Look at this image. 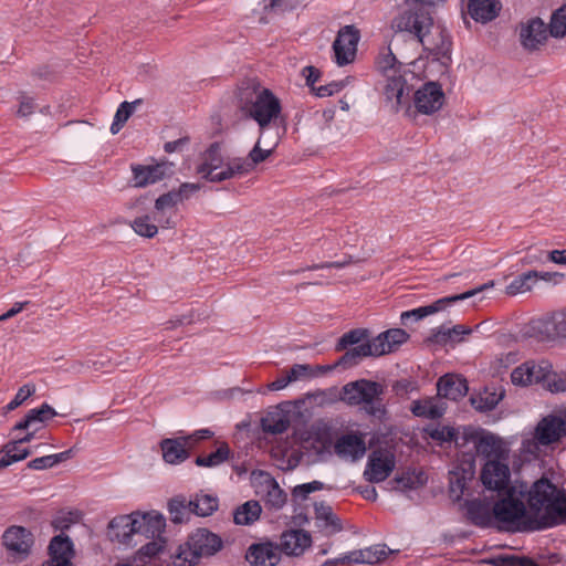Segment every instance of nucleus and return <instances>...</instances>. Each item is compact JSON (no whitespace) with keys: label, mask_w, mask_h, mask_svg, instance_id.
<instances>
[{"label":"nucleus","mask_w":566,"mask_h":566,"mask_svg":"<svg viewBox=\"0 0 566 566\" xmlns=\"http://www.w3.org/2000/svg\"><path fill=\"white\" fill-rule=\"evenodd\" d=\"M231 450L226 442H220L216 451L207 455H198L196 464L205 468H216L230 459Z\"/></svg>","instance_id":"58836bf2"},{"label":"nucleus","mask_w":566,"mask_h":566,"mask_svg":"<svg viewBox=\"0 0 566 566\" xmlns=\"http://www.w3.org/2000/svg\"><path fill=\"white\" fill-rule=\"evenodd\" d=\"M261 511L262 509L258 501H248L234 511V523L238 525H250L259 520Z\"/></svg>","instance_id":"ea45409f"},{"label":"nucleus","mask_w":566,"mask_h":566,"mask_svg":"<svg viewBox=\"0 0 566 566\" xmlns=\"http://www.w3.org/2000/svg\"><path fill=\"white\" fill-rule=\"evenodd\" d=\"M496 566H537V564L526 556H506L494 562Z\"/></svg>","instance_id":"e2e57ef3"},{"label":"nucleus","mask_w":566,"mask_h":566,"mask_svg":"<svg viewBox=\"0 0 566 566\" xmlns=\"http://www.w3.org/2000/svg\"><path fill=\"white\" fill-rule=\"evenodd\" d=\"M189 510V501L185 496H176L168 503V511L170 520L175 524H180L186 521Z\"/></svg>","instance_id":"09e8293b"},{"label":"nucleus","mask_w":566,"mask_h":566,"mask_svg":"<svg viewBox=\"0 0 566 566\" xmlns=\"http://www.w3.org/2000/svg\"><path fill=\"white\" fill-rule=\"evenodd\" d=\"M539 272L528 271L515 277L507 286L506 294L516 295L531 291L532 286L538 281Z\"/></svg>","instance_id":"37998d69"},{"label":"nucleus","mask_w":566,"mask_h":566,"mask_svg":"<svg viewBox=\"0 0 566 566\" xmlns=\"http://www.w3.org/2000/svg\"><path fill=\"white\" fill-rule=\"evenodd\" d=\"M316 526L326 536H332L343 530L339 518L334 514L332 507L325 503L315 504Z\"/></svg>","instance_id":"2f4dec72"},{"label":"nucleus","mask_w":566,"mask_h":566,"mask_svg":"<svg viewBox=\"0 0 566 566\" xmlns=\"http://www.w3.org/2000/svg\"><path fill=\"white\" fill-rule=\"evenodd\" d=\"M392 28L399 33L412 35L413 41L436 59L447 56L450 51L451 42L447 30L434 23L430 12L422 8L407 4L394 19Z\"/></svg>","instance_id":"f03ea898"},{"label":"nucleus","mask_w":566,"mask_h":566,"mask_svg":"<svg viewBox=\"0 0 566 566\" xmlns=\"http://www.w3.org/2000/svg\"><path fill=\"white\" fill-rule=\"evenodd\" d=\"M71 451H64L56 454L35 458L28 463V468L32 470H44L56 465L57 463L69 459Z\"/></svg>","instance_id":"3c124183"},{"label":"nucleus","mask_w":566,"mask_h":566,"mask_svg":"<svg viewBox=\"0 0 566 566\" xmlns=\"http://www.w3.org/2000/svg\"><path fill=\"white\" fill-rule=\"evenodd\" d=\"M156 221L159 223L161 222V220L156 217L143 214L136 217L130 222V227L137 235L151 239L158 233V226L156 224Z\"/></svg>","instance_id":"79ce46f5"},{"label":"nucleus","mask_w":566,"mask_h":566,"mask_svg":"<svg viewBox=\"0 0 566 566\" xmlns=\"http://www.w3.org/2000/svg\"><path fill=\"white\" fill-rule=\"evenodd\" d=\"M334 450L339 458L356 461L365 454L366 443L363 436L348 433L336 440Z\"/></svg>","instance_id":"5701e85b"},{"label":"nucleus","mask_w":566,"mask_h":566,"mask_svg":"<svg viewBox=\"0 0 566 566\" xmlns=\"http://www.w3.org/2000/svg\"><path fill=\"white\" fill-rule=\"evenodd\" d=\"M437 390L439 397L458 400L467 395L468 386L461 376L448 374L438 380Z\"/></svg>","instance_id":"cd10ccee"},{"label":"nucleus","mask_w":566,"mask_h":566,"mask_svg":"<svg viewBox=\"0 0 566 566\" xmlns=\"http://www.w3.org/2000/svg\"><path fill=\"white\" fill-rule=\"evenodd\" d=\"M378 69L387 77L385 86V96L387 101L391 102L392 108L398 111L400 106L408 102L410 94V86L407 83V73H401V64L397 62L396 56L390 48L385 49L377 60ZM408 75L412 76L411 73Z\"/></svg>","instance_id":"39448f33"},{"label":"nucleus","mask_w":566,"mask_h":566,"mask_svg":"<svg viewBox=\"0 0 566 566\" xmlns=\"http://www.w3.org/2000/svg\"><path fill=\"white\" fill-rule=\"evenodd\" d=\"M138 512L114 517L109 522V536L118 543H127L134 534H139Z\"/></svg>","instance_id":"b1692460"},{"label":"nucleus","mask_w":566,"mask_h":566,"mask_svg":"<svg viewBox=\"0 0 566 566\" xmlns=\"http://www.w3.org/2000/svg\"><path fill=\"white\" fill-rule=\"evenodd\" d=\"M331 366H316L313 367L308 364H295L286 371L287 381L295 382L302 379L313 378L317 375V371L331 370Z\"/></svg>","instance_id":"a18cd8bd"},{"label":"nucleus","mask_w":566,"mask_h":566,"mask_svg":"<svg viewBox=\"0 0 566 566\" xmlns=\"http://www.w3.org/2000/svg\"><path fill=\"white\" fill-rule=\"evenodd\" d=\"M426 431L431 439H433L440 443L454 441V443L458 447H462L467 442H471L470 440H465V438H464L465 432H478L476 430H464L462 436L459 437L455 429L452 427H448V426L432 427V428L426 429ZM482 431L483 430H480L479 432H482Z\"/></svg>","instance_id":"c9c22d12"},{"label":"nucleus","mask_w":566,"mask_h":566,"mask_svg":"<svg viewBox=\"0 0 566 566\" xmlns=\"http://www.w3.org/2000/svg\"><path fill=\"white\" fill-rule=\"evenodd\" d=\"M521 45L530 52L538 50L547 40L548 31L544 21L533 18L522 22L518 28Z\"/></svg>","instance_id":"4468645a"},{"label":"nucleus","mask_w":566,"mask_h":566,"mask_svg":"<svg viewBox=\"0 0 566 566\" xmlns=\"http://www.w3.org/2000/svg\"><path fill=\"white\" fill-rule=\"evenodd\" d=\"M164 545H165V541H163L161 537L155 538L154 541L147 543L146 545L142 546L140 549L138 551V553L135 557V562L136 563H139V562L145 563L146 558L154 557L159 552H161V549L164 548Z\"/></svg>","instance_id":"4d7b16f0"},{"label":"nucleus","mask_w":566,"mask_h":566,"mask_svg":"<svg viewBox=\"0 0 566 566\" xmlns=\"http://www.w3.org/2000/svg\"><path fill=\"white\" fill-rule=\"evenodd\" d=\"M20 444L21 443L13 440L4 446V455L0 459V469H4L14 462L24 460L30 455L31 451L27 448H20Z\"/></svg>","instance_id":"49530a36"},{"label":"nucleus","mask_w":566,"mask_h":566,"mask_svg":"<svg viewBox=\"0 0 566 566\" xmlns=\"http://www.w3.org/2000/svg\"><path fill=\"white\" fill-rule=\"evenodd\" d=\"M408 338L409 335L401 328H392L380 333L377 337L373 338L375 357L397 350Z\"/></svg>","instance_id":"a878e982"},{"label":"nucleus","mask_w":566,"mask_h":566,"mask_svg":"<svg viewBox=\"0 0 566 566\" xmlns=\"http://www.w3.org/2000/svg\"><path fill=\"white\" fill-rule=\"evenodd\" d=\"M530 510L543 521V526L566 522V491L558 490L547 479L536 481L528 491Z\"/></svg>","instance_id":"7ed1b4c3"},{"label":"nucleus","mask_w":566,"mask_h":566,"mask_svg":"<svg viewBox=\"0 0 566 566\" xmlns=\"http://www.w3.org/2000/svg\"><path fill=\"white\" fill-rule=\"evenodd\" d=\"M261 422L263 430L273 434L283 433L290 427L289 416L280 409L268 412Z\"/></svg>","instance_id":"e433bc0d"},{"label":"nucleus","mask_w":566,"mask_h":566,"mask_svg":"<svg viewBox=\"0 0 566 566\" xmlns=\"http://www.w3.org/2000/svg\"><path fill=\"white\" fill-rule=\"evenodd\" d=\"M35 392V387L33 385H24L19 388L14 398L6 406L8 411H12L21 406L31 395Z\"/></svg>","instance_id":"680f3d73"},{"label":"nucleus","mask_w":566,"mask_h":566,"mask_svg":"<svg viewBox=\"0 0 566 566\" xmlns=\"http://www.w3.org/2000/svg\"><path fill=\"white\" fill-rule=\"evenodd\" d=\"M74 555L72 541L64 535L54 536L49 545V559L42 566H73Z\"/></svg>","instance_id":"4be33fe9"},{"label":"nucleus","mask_w":566,"mask_h":566,"mask_svg":"<svg viewBox=\"0 0 566 566\" xmlns=\"http://www.w3.org/2000/svg\"><path fill=\"white\" fill-rule=\"evenodd\" d=\"M543 387L554 394L566 391V374L555 373L551 368L545 376Z\"/></svg>","instance_id":"5fc2aeb1"},{"label":"nucleus","mask_w":566,"mask_h":566,"mask_svg":"<svg viewBox=\"0 0 566 566\" xmlns=\"http://www.w3.org/2000/svg\"><path fill=\"white\" fill-rule=\"evenodd\" d=\"M396 468V457L387 449L374 450L364 471V478L370 483L385 481Z\"/></svg>","instance_id":"9d476101"},{"label":"nucleus","mask_w":566,"mask_h":566,"mask_svg":"<svg viewBox=\"0 0 566 566\" xmlns=\"http://www.w3.org/2000/svg\"><path fill=\"white\" fill-rule=\"evenodd\" d=\"M138 533L146 537L159 538L166 528V518L156 511L140 513L138 512Z\"/></svg>","instance_id":"7c9ffc66"},{"label":"nucleus","mask_w":566,"mask_h":566,"mask_svg":"<svg viewBox=\"0 0 566 566\" xmlns=\"http://www.w3.org/2000/svg\"><path fill=\"white\" fill-rule=\"evenodd\" d=\"M446 408L440 398H427L412 401L410 410L417 417L437 419L443 416Z\"/></svg>","instance_id":"72a5a7b5"},{"label":"nucleus","mask_w":566,"mask_h":566,"mask_svg":"<svg viewBox=\"0 0 566 566\" xmlns=\"http://www.w3.org/2000/svg\"><path fill=\"white\" fill-rule=\"evenodd\" d=\"M245 559L251 566H275L281 559V552L272 542L255 543L248 548Z\"/></svg>","instance_id":"aec40b11"},{"label":"nucleus","mask_w":566,"mask_h":566,"mask_svg":"<svg viewBox=\"0 0 566 566\" xmlns=\"http://www.w3.org/2000/svg\"><path fill=\"white\" fill-rule=\"evenodd\" d=\"M55 415L56 412L51 406L43 403L40 408L29 410L24 419L12 428V431L30 430L34 426L40 427V424L53 418Z\"/></svg>","instance_id":"f704fd0d"},{"label":"nucleus","mask_w":566,"mask_h":566,"mask_svg":"<svg viewBox=\"0 0 566 566\" xmlns=\"http://www.w3.org/2000/svg\"><path fill=\"white\" fill-rule=\"evenodd\" d=\"M324 484L319 481H313L310 483H304L301 485H297L294 489V493L296 495L307 496L310 493L322 490Z\"/></svg>","instance_id":"338daca9"},{"label":"nucleus","mask_w":566,"mask_h":566,"mask_svg":"<svg viewBox=\"0 0 566 566\" xmlns=\"http://www.w3.org/2000/svg\"><path fill=\"white\" fill-rule=\"evenodd\" d=\"M475 474V459L473 454H464L458 459L449 471V494L453 502L462 500L469 483Z\"/></svg>","instance_id":"1a4fd4ad"},{"label":"nucleus","mask_w":566,"mask_h":566,"mask_svg":"<svg viewBox=\"0 0 566 566\" xmlns=\"http://www.w3.org/2000/svg\"><path fill=\"white\" fill-rule=\"evenodd\" d=\"M359 38L358 30L353 25H346L338 31L333 43L335 61L338 65L343 66L355 60Z\"/></svg>","instance_id":"f8f14e48"},{"label":"nucleus","mask_w":566,"mask_h":566,"mask_svg":"<svg viewBox=\"0 0 566 566\" xmlns=\"http://www.w3.org/2000/svg\"><path fill=\"white\" fill-rule=\"evenodd\" d=\"M276 483L275 479L265 471L256 470L251 473V484L255 494L262 500L266 497Z\"/></svg>","instance_id":"c03bdc74"},{"label":"nucleus","mask_w":566,"mask_h":566,"mask_svg":"<svg viewBox=\"0 0 566 566\" xmlns=\"http://www.w3.org/2000/svg\"><path fill=\"white\" fill-rule=\"evenodd\" d=\"M180 200V193H176V191H169L159 196L155 201V209L158 213L164 212L166 209H171L176 207Z\"/></svg>","instance_id":"052dcab7"},{"label":"nucleus","mask_w":566,"mask_h":566,"mask_svg":"<svg viewBox=\"0 0 566 566\" xmlns=\"http://www.w3.org/2000/svg\"><path fill=\"white\" fill-rule=\"evenodd\" d=\"M139 103V101L129 103V102H123L119 107L117 108L114 120L111 125V133L113 135H116L124 124L128 120V118L132 116L133 112L135 111V105Z\"/></svg>","instance_id":"8fccbe9b"},{"label":"nucleus","mask_w":566,"mask_h":566,"mask_svg":"<svg viewBox=\"0 0 566 566\" xmlns=\"http://www.w3.org/2000/svg\"><path fill=\"white\" fill-rule=\"evenodd\" d=\"M266 133H259L258 140L247 158L235 157L234 168L239 177L252 172L259 164L265 161L273 154L280 143L281 133L270 134V140H266Z\"/></svg>","instance_id":"6e6552de"},{"label":"nucleus","mask_w":566,"mask_h":566,"mask_svg":"<svg viewBox=\"0 0 566 566\" xmlns=\"http://www.w3.org/2000/svg\"><path fill=\"white\" fill-rule=\"evenodd\" d=\"M312 536L307 531L291 528L280 536L279 548L287 556H302L312 546Z\"/></svg>","instance_id":"6ab92c4d"},{"label":"nucleus","mask_w":566,"mask_h":566,"mask_svg":"<svg viewBox=\"0 0 566 566\" xmlns=\"http://www.w3.org/2000/svg\"><path fill=\"white\" fill-rule=\"evenodd\" d=\"M218 497L209 494H197L189 501V511L198 516H210L218 509Z\"/></svg>","instance_id":"a19ab883"},{"label":"nucleus","mask_w":566,"mask_h":566,"mask_svg":"<svg viewBox=\"0 0 566 566\" xmlns=\"http://www.w3.org/2000/svg\"><path fill=\"white\" fill-rule=\"evenodd\" d=\"M368 356L375 357L373 339L365 344H360V345L347 350L338 359V361L335 364V366L352 367V366L357 365L360 359L368 357Z\"/></svg>","instance_id":"4c0bfd02"},{"label":"nucleus","mask_w":566,"mask_h":566,"mask_svg":"<svg viewBox=\"0 0 566 566\" xmlns=\"http://www.w3.org/2000/svg\"><path fill=\"white\" fill-rule=\"evenodd\" d=\"M551 368L552 364L547 360L526 361L513 369L511 379L514 385L520 386H528L532 384L543 385L545 376Z\"/></svg>","instance_id":"dca6fc26"},{"label":"nucleus","mask_w":566,"mask_h":566,"mask_svg":"<svg viewBox=\"0 0 566 566\" xmlns=\"http://www.w3.org/2000/svg\"><path fill=\"white\" fill-rule=\"evenodd\" d=\"M413 102L419 113L430 115L443 106L444 93L439 84L429 82L416 91Z\"/></svg>","instance_id":"2eb2a0df"},{"label":"nucleus","mask_w":566,"mask_h":566,"mask_svg":"<svg viewBox=\"0 0 566 566\" xmlns=\"http://www.w3.org/2000/svg\"><path fill=\"white\" fill-rule=\"evenodd\" d=\"M201 558L190 545L189 541L185 545H180L174 556L175 566H193Z\"/></svg>","instance_id":"603ef678"},{"label":"nucleus","mask_w":566,"mask_h":566,"mask_svg":"<svg viewBox=\"0 0 566 566\" xmlns=\"http://www.w3.org/2000/svg\"><path fill=\"white\" fill-rule=\"evenodd\" d=\"M471 333L472 329L465 325H454L453 327L441 326L436 333V338L440 342H461L464 336Z\"/></svg>","instance_id":"de8ad7c7"},{"label":"nucleus","mask_w":566,"mask_h":566,"mask_svg":"<svg viewBox=\"0 0 566 566\" xmlns=\"http://www.w3.org/2000/svg\"><path fill=\"white\" fill-rule=\"evenodd\" d=\"M503 392H485L484 396H481L479 400L472 399V403L474 407L481 411H489L494 409L497 403L502 400Z\"/></svg>","instance_id":"bf43d9fd"},{"label":"nucleus","mask_w":566,"mask_h":566,"mask_svg":"<svg viewBox=\"0 0 566 566\" xmlns=\"http://www.w3.org/2000/svg\"><path fill=\"white\" fill-rule=\"evenodd\" d=\"M189 543L200 557H210L222 548L221 538L206 528H199L189 537Z\"/></svg>","instance_id":"393cba45"},{"label":"nucleus","mask_w":566,"mask_h":566,"mask_svg":"<svg viewBox=\"0 0 566 566\" xmlns=\"http://www.w3.org/2000/svg\"><path fill=\"white\" fill-rule=\"evenodd\" d=\"M389 552L385 545H373L361 549H355L346 554V563L378 564L385 560Z\"/></svg>","instance_id":"c756f323"},{"label":"nucleus","mask_w":566,"mask_h":566,"mask_svg":"<svg viewBox=\"0 0 566 566\" xmlns=\"http://www.w3.org/2000/svg\"><path fill=\"white\" fill-rule=\"evenodd\" d=\"M235 165V158L226 159L221 155L220 146L213 144L205 151L197 172L211 182H221L239 177Z\"/></svg>","instance_id":"0eeeda50"},{"label":"nucleus","mask_w":566,"mask_h":566,"mask_svg":"<svg viewBox=\"0 0 566 566\" xmlns=\"http://www.w3.org/2000/svg\"><path fill=\"white\" fill-rule=\"evenodd\" d=\"M368 336H369L368 331L364 329V328H356V329L349 331L340 337V339L336 346V349L343 350L347 346L357 345L360 342L366 340L368 338Z\"/></svg>","instance_id":"6e6d98bb"},{"label":"nucleus","mask_w":566,"mask_h":566,"mask_svg":"<svg viewBox=\"0 0 566 566\" xmlns=\"http://www.w3.org/2000/svg\"><path fill=\"white\" fill-rule=\"evenodd\" d=\"M493 502L475 499L467 503L469 518L479 526H488L494 518Z\"/></svg>","instance_id":"473e14b6"},{"label":"nucleus","mask_w":566,"mask_h":566,"mask_svg":"<svg viewBox=\"0 0 566 566\" xmlns=\"http://www.w3.org/2000/svg\"><path fill=\"white\" fill-rule=\"evenodd\" d=\"M502 496L493 505L494 518L504 524H515L525 516L526 507L523 501L514 497L512 490Z\"/></svg>","instance_id":"ddd939ff"},{"label":"nucleus","mask_w":566,"mask_h":566,"mask_svg":"<svg viewBox=\"0 0 566 566\" xmlns=\"http://www.w3.org/2000/svg\"><path fill=\"white\" fill-rule=\"evenodd\" d=\"M549 33L554 38H562L566 34V4L553 13Z\"/></svg>","instance_id":"864d4df0"},{"label":"nucleus","mask_w":566,"mask_h":566,"mask_svg":"<svg viewBox=\"0 0 566 566\" xmlns=\"http://www.w3.org/2000/svg\"><path fill=\"white\" fill-rule=\"evenodd\" d=\"M286 500V493L276 483L263 501L268 507L277 511L285 505Z\"/></svg>","instance_id":"13d9d810"},{"label":"nucleus","mask_w":566,"mask_h":566,"mask_svg":"<svg viewBox=\"0 0 566 566\" xmlns=\"http://www.w3.org/2000/svg\"><path fill=\"white\" fill-rule=\"evenodd\" d=\"M392 483L395 484L394 489L398 491H406L416 489L422 482L418 476L411 474H405L396 478Z\"/></svg>","instance_id":"0e129e2a"},{"label":"nucleus","mask_w":566,"mask_h":566,"mask_svg":"<svg viewBox=\"0 0 566 566\" xmlns=\"http://www.w3.org/2000/svg\"><path fill=\"white\" fill-rule=\"evenodd\" d=\"M344 87L343 82H332L327 85H321L318 87H313L315 94L319 97L331 96L335 93H338Z\"/></svg>","instance_id":"69168bd1"},{"label":"nucleus","mask_w":566,"mask_h":566,"mask_svg":"<svg viewBox=\"0 0 566 566\" xmlns=\"http://www.w3.org/2000/svg\"><path fill=\"white\" fill-rule=\"evenodd\" d=\"M566 434V421L558 416L544 417L536 426L534 439L541 446L558 442Z\"/></svg>","instance_id":"a211bd4d"},{"label":"nucleus","mask_w":566,"mask_h":566,"mask_svg":"<svg viewBox=\"0 0 566 566\" xmlns=\"http://www.w3.org/2000/svg\"><path fill=\"white\" fill-rule=\"evenodd\" d=\"M464 438L471 441L476 454L484 460L480 471L482 485L488 491L495 492L499 497L511 491L509 489L511 450L507 443L488 431L465 432Z\"/></svg>","instance_id":"f257e3e1"},{"label":"nucleus","mask_w":566,"mask_h":566,"mask_svg":"<svg viewBox=\"0 0 566 566\" xmlns=\"http://www.w3.org/2000/svg\"><path fill=\"white\" fill-rule=\"evenodd\" d=\"M164 460L169 464H179L189 457V446L184 437L164 439L160 442Z\"/></svg>","instance_id":"c85d7f7f"},{"label":"nucleus","mask_w":566,"mask_h":566,"mask_svg":"<svg viewBox=\"0 0 566 566\" xmlns=\"http://www.w3.org/2000/svg\"><path fill=\"white\" fill-rule=\"evenodd\" d=\"M493 286H494V282L490 281V282H488V283H485V284H483V285H481V286H479L476 289L467 291V292H464L462 294L443 297V298H440V300L436 301L434 303H432L430 305L421 306V307H418V308H415V310H411V311L402 312L401 315H400L401 323L406 324L407 319H409V318H413L415 321L422 319L423 317H426L428 315H431V314H434V313L439 312L440 310L443 308V306L446 304H451V303H454L457 301L467 300V298L475 296L476 294L481 293L482 291L488 290V289L493 287Z\"/></svg>","instance_id":"9b49d317"},{"label":"nucleus","mask_w":566,"mask_h":566,"mask_svg":"<svg viewBox=\"0 0 566 566\" xmlns=\"http://www.w3.org/2000/svg\"><path fill=\"white\" fill-rule=\"evenodd\" d=\"M172 165L166 161L156 165H137L132 168L134 187L143 188L164 179L172 172Z\"/></svg>","instance_id":"412c9836"},{"label":"nucleus","mask_w":566,"mask_h":566,"mask_svg":"<svg viewBox=\"0 0 566 566\" xmlns=\"http://www.w3.org/2000/svg\"><path fill=\"white\" fill-rule=\"evenodd\" d=\"M470 17L481 23L494 20L501 10L500 0H463Z\"/></svg>","instance_id":"bb28decb"},{"label":"nucleus","mask_w":566,"mask_h":566,"mask_svg":"<svg viewBox=\"0 0 566 566\" xmlns=\"http://www.w3.org/2000/svg\"><path fill=\"white\" fill-rule=\"evenodd\" d=\"M553 324L555 334L566 338V313L554 316Z\"/></svg>","instance_id":"774afa93"},{"label":"nucleus","mask_w":566,"mask_h":566,"mask_svg":"<svg viewBox=\"0 0 566 566\" xmlns=\"http://www.w3.org/2000/svg\"><path fill=\"white\" fill-rule=\"evenodd\" d=\"M3 545L10 554L19 559L25 558L33 545V536L30 531L22 526L9 527L3 536Z\"/></svg>","instance_id":"f3484780"},{"label":"nucleus","mask_w":566,"mask_h":566,"mask_svg":"<svg viewBox=\"0 0 566 566\" xmlns=\"http://www.w3.org/2000/svg\"><path fill=\"white\" fill-rule=\"evenodd\" d=\"M385 386L380 382L358 379L346 384L342 388L340 400L349 406H361L366 413L374 417L385 415L382 395Z\"/></svg>","instance_id":"20e7f679"},{"label":"nucleus","mask_w":566,"mask_h":566,"mask_svg":"<svg viewBox=\"0 0 566 566\" xmlns=\"http://www.w3.org/2000/svg\"><path fill=\"white\" fill-rule=\"evenodd\" d=\"M280 99L268 88L256 92L254 99L248 106V115L259 125V133H281Z\"/></svg>","instance_id":"423d86ee"}]
</instances>
